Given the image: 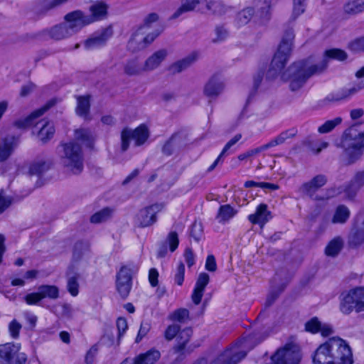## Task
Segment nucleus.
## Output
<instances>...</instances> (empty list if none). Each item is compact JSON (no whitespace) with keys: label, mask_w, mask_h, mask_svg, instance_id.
<instances>
[{"label":"nucleus","mask_w":364,"mask_h":364,"mask_svg":"<svg viewBox=\"0 0 364 364\" xmlns=\"http://www.w3.org/2000/svg\"><path fill=\"white\" fill-rule=\"evenodd\" d=\"M19 143V139L14 135H8L0 141V162L7 160L13 154Z\"/></svg>","instance_id":"nucleus-20"},{"label":"nucleus","mask_w":364,"mask_h":364,"mask_svg":"<svg viewBox=\"0 0 364 364\" xmlns=\"http://www.w3.org/2000/svg\"><path fill=\"white\" fill-rule=\"evenodd\" d=\"M242 138L241 134H237L234 136L229 141L227 142V144L225 145L224 148L223 149L221 154L222 155H228L229 151L230 149L237 142L239 141Z\"/></svg>","instance_id":"nucleus-60"},{"label":"nucleus","mask_w":364,"mask_h":364,"mask_svg":"<svg viewBox=\"0 0 364 364\" xmlns=\"http://www.w3.org/2000/svg\"><path fill=\"white\" fill-rule=\"evenodd\" d=\"M364 243V214H358L348 236L350 247H358Z\"/></svg>","instance_id":"nucleus-15"},{"label":"nucleus","mask_w":364,"mask_h":364,"mask_svg":"<svg viewBox=\"0 0 364 364\" xmlns=\"http://www.w3.org/2000/svg\"><path fill=\"white\" fill-rule=\"evenodd\" d=\"M246 352L239 351L236 348H230L211 360L202 358L193 364H237L246 356Z\"/></svg>","instance_id":"nucleus-12"},{"label":"nucleus","mask_w":364,"mask_h":364,"mask_svg":"<svg viewBox=\"0 0 364 364\" xmlns=\"http://www.w3.org/2000/svg\"><path fill=\"white\" fill-rule=\"evenodd\" d=\"M117 327L118 329V337L120 338L126 332L128 328L127 320L124 318H119L117 320Z\"/></svg>","instance_id":"nucleus-63"},{"label":"nucleus","mask_w":364,"mask_h":364,"mask_svg":"<svg viewBox=\"0 0 364 364\" xmlns=\"http://www.w3.org/2000/svg\"><path fill=\"white\" fill-rule=\"evenodd\" d=\"M168 56V50L165 48L159 49L153 53L144 62V70L149 72L158 68Z\"/></svg>","instance_id":"nucleus-22"},{"label":"nucleus","mask_w":364,"mask_h":364,"mask_svg":"<svg viewBox=\"0 0 364 364\" xmlns=\"http://www.w3.org/2000/svg\"><path fill=\"white\" fill-rule=\"evenodd\" d=\"M205 0H182L181 6L173 14L172 18H176L184 12H188L198 8L200 5H204Z\"/></svg>","instance_id":"nucleus-30"},{"label":"nucleus","mask_w":364,"mask_h":364,"mask_svg":"<svg viewBox=\"0 0 364 364\" xmlns=\"http://www.w3.org/2000/svg\"><path fill=\"white\" fill-rule=\"evenodd\" d=\"M112 33L109 28L104 29L100 33H94L84 42V47L87 50H94L104 46Z\"/></svg>","instance_id":"nucleus-19"},{"label":"nucleus","mask_w":364,"mask_h":364,"mask_svg":"<svg viewBox=\"0 0 364 364\" xmlns=\"http://www.w3.org/2000/svg\"><path fill=\"white\" fill-rule=\"evenodd\" d=\"M350 215L349 208L345 205H338L333 213L331 218L333 224L343 225L347 223Z\"/></svg>","instance_id":"nucleus-29"},{"label":"nucleus","mask_w":364,"mask_h":364,"mask_svg":"<svg viewBox=\"0 0 364 364\" xmlns=\"http://www.w3.org/2000/svg\"><path fill=\"white\" fill-rule=\"evenodd\" d=\"M364 89V80L353 83L349 87H343L328 94L325 101L328 102H337L350 99Z\"/></svg>","instance_id":"nucleus-14"},{"label":"nucleus","mask_w":364,"mask_h":364,"mask_svg":"<svg viewBox=\"0 0 364 364\" xmlns=\"http://www.w3.org/2000/svg\"><path fill=\"white\" fill-rule=\"evenodd\" d=\"M77 105L76 107V113L77 115L88 119L90 103L89 96H80L77 98Z\"/></svg>","instance_id":"nucleus-36"},{"label":"nucleus","mask_w":364,"mask_h":364,"mask_svg":"<svg viewBox=\"0 0 364 364\" xmlns=\"http://www.w3.org/2000/svg\"><path fill=\"white\" fill-rule=\"evenodd\" d=\"M60 159L68 171L73 174L80 173L84 167V157L81 146L76 142L70 141L61 144Z\"/></svg>","instance_id":"nucleus-5"},{"label":"nucleus","mask_w":364,"mask_h":364,"mask_svg":"<svg viewBox=\"0 0 364 364\" xmlns=\"http://www.w3.org/2000/svg\"><path fill=\"white\" fill-rule=\"evenodd\" d=\"M184 274H185V266L182 262H180L178 264L176 272L174 275L175 282L181 286L184 281Z\"/></svg>","instance_id":"nucleus-54"},{"label":"nucleus","mask_w":364,"mask_h":364,"mask_svg":"<svg viewBox=\"0 0 364 364\" xmlns=\"http://www.w3.org/2000/svg\"><path fill=\"white\" fill-rule=\"evenodd\" d=\"M38 290L42 300L46 298L56 299L59 297V289L55 285H41L38 287Z\"/></svg>","instance_id":"nucleus-40"},{"label":"nucleus","mask_w":364,"mask_h":364,"mask_svg":"<svg viewBox=\"0 0 364 364\" xmlns=\"http://www.w3.org/2000/svg\"><path fill=\"white\" fill-rule=\"evenodd\" d=\"M79 274L75 273L74 274H68L67 279V289L68 292L73 296H76L79 293Z\"/></svg>","instance_id":"nucleus-42"},{"label":"nucleus","mask_w":364,"mask_h":364,"mask_svg":"<svg viewBox=\"0 0 364 364\" xmlns=\"http://www.w3.org/2000/svg\"><path fill=\"white\" fill-rule=\"evenodd\" d=\"M271 1L264 0V6L259 8V16L260 18L261 23H267L271 18Z\"/></svg>","instance_id":"nucleus-47"},{"label":"nucleus","mask_w":364,"mask_h":364,"mask_svg":"<svg viewBox=\"0 0 364 364\" xmlns=\"http://www.w3.org/2000/svg\"><path fill=\"white\" fill-rule=\"evenodd\" d=\"M343 119L341 117H337L333 119L327 120L318 128V132L320 134H326L331 132L337 126L341 124Z\"/></svg>","instance_id":"nucleus-44"},{"label":"nucleus","mask_w":364,"mask_h":364,"mask_svg":"<svg viewBox=\"0 0 364 364\" xmlns=\"http://www.w3.org/2000/svg\"><path fill=\"white\" fill-rule=\"evenodd\" d=\"M255 14V10L252 7H247L239 11L234 19L235 25L240 28L247 25Z\"/></svg>","instance_id":"nucleus-31"},{"label":"nucleus","mask_w":364,"mask_h":364,"mask_svg":"<svg viewBox=\"0 0 364 364\" xmlns=\"http://www.w3.org/2000/svg\"><path fill=\"white\" fill-rule=\"evenodd\" d=\"M112 210L109 208H105L95 213L90 218L92 223H100L107 221L112 216Z\"/></svg>","instance_id":"nucleus-45"},{"label":"nucleus","mask_w":364,"mask_h":364,"mask_svg":"<svg viewBox=\"0 0 364 364\" xmlns=\"http://www.w3.org/2000/svg\"><path fill=\"white\" fill-rule=\"evenodd\" d=\"M345 164L351 165L360 160L364 151V122L355 123L343 132L340 144Z\"/></svg>","instance_id":"nucleus-3"},{"label":"nucleus","mask_w":364,"mask_h":364,"mask_svg":"<svg viewBox=\"0 0 364 364\" xmlns=\"http://www.w3.org/2000/svg\"><path fill=\"white\" fill-rule=\"evenodd\" d=\"M296 134L297 129L296 128H291L281 132L278 136L267 143V145L268 146L269 149L278 145H281L284 144L287 139L294 137Z\"/></svg>","instance_id":"nucleus-32"},{"label":"nucleus","mask_w":364,"mask_h":364,"mask_svg":"<svg viewBox=\"0 0 364 364\" xmlns=\"http://www.w3.org/2000/svg\"><path fill=\"white\" fill-rule=\"evenodd\" d=\"M64 19L72 36L79 32L85 26L90 24L92 20L80 10L67 14Z\"/></svg>","instance_id":"nucleus-13"},{"label":"nucleus","mask_w":364,"mask_h":364,"mask_svg":"<svg viewBox=\"0 0 364 364\" xmlns=\"http://www.w3.org/2000/svg\"><path fill=\"white\" fill-rule=\"evenodd\" d=\"M21 328L22 326L19 322H18L16 319L12 320L9 324V331L10 336L14 339L18 338Z\"/></svg>","instance_id":"nucleus-53"},{"label":"nucleus","mask_w":364,"mask_h":364,"mask_svg":"<svg viewBox=\"0 0 364 364\" xmlns=\"http://www.w3.org/2000/svg\"><path fill=\"white\" fill-rule=\"evenodd\" d=\"M189 317V311L186 309H179L170 315L169 318L172 321L184 322Z\"/></svg>","instance_id":"nucleus-50"},{"label":"nucleus","mask_w":364,"mask_h":364,"mask_svg":"<svg viewBox=\"0 0 364 364\" xmlns=\"http://www.w3.org/2000/svg\"><path fill=\"white\" fill-rule=\"evenodd\" d=\"M209 281L210 277L207 273L202 272L198 275L191 295L192 301L196 305H198L200 303L205 288L209 283Z\"/></svg>","instance_id":"nucleus-23"},{"label":"nucleus","mask_w":364,"mask_h":364,"mask_svg":"<svg viewBox=\"0 0 364 364\" xmlns=\"http://www.w3.org/2000/svg\"><path fill=\"white\" fill-rule=\"evenodd\" d=\"M339 309L346 315L353 311H364V288L356 287L342 292L339 296Z\"/></svg>","instance_id":"nucleus-6"},{"label":"nucleus","mask_w":364,"mask_h":364,"mask_svg":"<svg viewBox=\"0 0 364 364\" xmlns=\"http://www.w3.org/2000/svg\"><path fill=\"white\" fill-rule=\"evenodd\" d=\"M344 12L355 15L364 11V0H350L344 5Z\"/></svg>","instance_id":"nucleus-41"},{"label":"nucleus","mask_w":364,"mask_h":364,"mask_svg":"<svg viewBox=\"0 0 364 364\" xmlns=\"http://www.w3.org/2000/svg\"><path fill=\"white\" fill-rule=\"evenodd\" d=\"M327 67V60L323 59L321 63L313 65L309 60H301L294 63L282 73L281 78L289 82V87L292 91L299 90L312 75L321 73Z\"/></svg>","instance_id":"nucleus-2"},{"label":"nucleus","mask_w":364,"mask_h":364,"mask_svg":"<svg viewBox=\"0 0 364 364\" xmlns=\"http://www.w3.org/2000/svg\"><path fill=\"white\" fill-rule=\"evenodd\" d=\"M159 20V15L156 13H151L148 14L144 19L143 23L139 27H143V31L145 28L151 27L153 23L156 22Z\"/></svg>","instance_id":"nucleus-56"},{"label":"nucleus","mask_w":364,"mask_h":364,"mask_svg":"<svg viewBox=\"0 0 364 364\" xmlns=\"http://www.w3.org/2000/svg\"><path fill=\"white\" fill-rule=\"evenodd\" d=\"M203 6L213 14L221 15L225 12V6L218 1L205 0Z\"/></svg>","instance_id":"nucleus-46"},{"label":"nucleus","mask_w":364,"mask_h":364,"mask_svg":"<svg viewBox=\"0 0 364 364\" xmlns=\"http://www.w3.org/2000/svg\"><path fill=\"white\" fill-rule=\"evenodd\" d=\"M196 55H189L183 59L173 63L168 66V70L172 75L180 73L189 68L196 61Z\"/></svg>","instance_id":"nucleus-28"},{"label":"nucleus","mask_w":364,"mask_h":364,"mask_svg":"<svg viewBox=\"0 0 364 364\" xmlns=\"http://www.w3.org/2000/svg\"><path fill=\"white\" fill-rule=\"evenodd\" d=\"M268 149H269L268 146L267 145V144H265L259 147L247 150V151L240 154L237 156V159L239 161H244V160L248 159L251 157H253V156L259 154L262 151H264Z\"/></svg>","instance_id":"nucleus-48"},{"label":"nucleus","mask_w":364,"mask_h":364,"mask_svg":"<svg viewBox=\"0 0 364 364\" xmlns=\"http://www.w3.org/2000/svg\"><path fill=\"white\" fill-rule=\"evenodd\" d=\"M304 0H294L293 15L296 17L304 13L305 6Z\"/></svg>","instance_id":"nucleus-64"},{"label":"nucleus","mask_w":364,"mask_h":364,"mask_svg":"<svg viewBox=\"0 0 364 364\" xmlns=\"http://www.w3.org/2000/svg\"><path fill=\"white\" fill-rule=\"evenodd\" d=\"M160 32H152L148 34L143 31V27H138L134 31L127 43V49L136 53L145 49L159 36Z\"/></svg>","instance_id":"nucleus-10"},{"label":"nucleus","mask_w":364,"mask_h":364,"mask_svg":"<svg viewBox=\"0 0 364 364\" xmlns=\"http://www.w3.org/2000/svg\"><path fill=\"white\" fill-rule=\"evenodd\" d=\"M75 137L87 147H92L95 136L90 129L82 128L77 129L75 132Z\"/></svg>","instance_id":"nucleus-33"},{"label":"nucleus","mask_w":364,"mask_h":364,"mask_svg":"<svg viewBox=\"0 0 364 364\" xmlns=\"http://www.w3.org/2000/svg\"><path fill=\"white\" fill-rule=\"evenodd\" d=\"M124 72L126 75H138L145 72L144 70V65H141L140 63L136 58L128 60L124 65Z\"/></svg>","instance_id":"nucleus-35"},{"label":"nucleus","mask_w":364,"mask_h":364,"mask_svg":"<svg viewBox=\"0 0 364 364\" xmlns=\"http://www.w3.org/2000/svg\"><path fill=\"white\" fill-rule=\"evenodd\" d=\"M150 328L151 326L149 323L142 322L141 323L138 334L135 339L136 343H139L142 340V338L145 337L146 335L149 333Z\"/></svg>","instance_id":"nucleus-61"},{"label":"nucleus","mask_w":364,"mask_h":364,"mask_svg":"<svg viewBox=\"0 0 364 364\" xmlns=\"http://www.w3.org/2000/svg\"><path fill=\"white\" fill-rule=\"evenodd\" d=\"M203 234V227L200 223H193L191 230V235L196 241H199Z\"/></svg>","instance_id":"nucleus-59"},{"label":"nucleus","mask_w":364,"mask_h":364,"mask_svg":"<svg viewBox=\"0 0 364 364\" xmlns=\"http://www.w3.org/2000/svg\"><path fill=\"white\" fill-rule=\"evenodd\" d=\"M236 213L237 210L230 205H223L220 207L216 215V219L219 223H224L233 218Z\"/></svg>","instance_id":"nucleus-37"},{"label":"nucleus","mask_w":364,"mask_h":364,"mask_svg":"<svg viewBox=\"0 0 364 364\" xmlns=\"http://www.w3.org/2000/svg\"><path fill=\"white\" fill-rule=\"evenodd\" d=\"M166 241L169 245L170 250L174 252L177 249L179 243L178 234L174 231L171 232L167 236Z\"/></svg>","instance_id":"nucleus-55"},{"label":"nucleus","mask_w":364,"mask_h":364,"mask_svg":"<svg viewBox=\"0 0 364 364\" xmlns=\"http://www.w3.org/2000/svg\"><path fill=\"white\" fill-rule=\"evenodd\" d=\"M353 362L350 346L338 337H332L321 344L313 356V364H353Z\"/></svg>","instance_id":"nucleus-1"},{"label":"nucleus","mask_w":364,"mask_h":364,"mask_svg":"<svg viewBox=\"0 0 364 364\" xmlns=\"http://www.w3.org/2000/svg\"><path fill=\"white\" fill-rule=\"evenodd\" d=\"M55 103L54 100L48 102L43 107L32 112L29 116L24 119H18L14 122L15 127L19 129H26L36 124V119L43 115L48 109L53 107Z\"/></svg>","instance_id":"nucleus-17"},{"label":"nucleus","mask_w":364,"mask_h":364,"mask_svg":"<svg viewBox=\"0 0 364 364\" xmlns=\"http://www.w3.org/2000/svg\"><path fill=\"white\" fill-rule=\"evenodd\" d=\"M193 331L190 328H186L181 330L176 336V343L173 347V351L176 353L183 354L185 351L191 353L193 349H186V345L190 341Z\"/></svg>","instance_id":"nucleus-24"},{"label":"nucleus","mask_w":364,"mask_h":364,"mask_svg":"<svg viewBox=\"0 0 364 364\" xmlns=\"http://www.w3.org/2000/svg\"><path fill=\"white\" fill-rule=\"evenodd\" d=\"M325 55L326 58L341 61L346 60L348 57L347 53L344 50L338 48H333L326 50L325 52Z\"/></svg>","instance_id":"nucleus-49"},{"label":"nucleus","mask_w":364,"mask_h":364,"mask_svg":"<svg viewBox=\"0 0 364 364\" xmlns=\"http://www.w3.org/2000/svg\"><path fill=\"white\" fill-rule=\"evenodd\" d=\"M181 331V330H180V326L178 325H170L164 332V337L167 341H171L173 338H176Z\"/></svg>","instance_id":"nucleus-52"},{"label":"nucleus","mask_w":364,"mask_h":364,"mask_svg":"<svg viewBox=\"0 0 364 364\" xmlns=\"http://www.w3.org/2000/svg\"><path fill=\"white\" fill-rule=\"evenodd\" d=\"M36 127L39 130L37 132L38 139L43 142H46L50 139L55 133V128L52 122L46 119H42L36 122Z\"/></svg>","instance_id":"nucleus-25"},{"label":"nucleus","mask_w":364,"mask_h":364,"mask_svg":"<svg viewBox=\"0 0 364 364\" xmlns=\"http://www.w3.org/2000/svg\"><path fill=\"white\" fill-rule=\"evenodd\" d=\"M24 300L28 305H36L40 302L42 299L39 291L29 293L25 296Z\"/></svg>","instance_id":"nucleus-58"},{"label":"nucleus","mask_w":364,"mask_h":364,"mask_svg":"<svg viewBox=\"0 0 364 364\" xmlns=\"http://www.w3.org/2000/svg\"><path fill=\"white\" fill-rule=\"evenodd\" d=\"M224 87L222 78L218 75H213L205 84L203 93L209 98H215L223 92Z\"/></svg>","instance_id":"nucleus-18"},{"label":"nucleus","mask_w":364,"mask_h":364,"mask_svg":"<svg viewBox=\"0 0 364 364\" xmlns=\"http://www.w3.org/2000/svg\"><path fill=\"white\" fill-rule=\"evenodd\" d=\"M272 218L271 212L268 210L267 205L259 204L255 213L248 215L249 221L252 224H258L262 228Z\"/></svg>","instance_id":"nucleus-21"},{"label":"nucleus","mask_w":364,"mask_h":364,"mask_svg":"<svg viewBox=\"0 0 364 364\" xmlns=\"http://www.w3.org/2000/svg\"><path fill=\"white\" fill-rule=\"evenodd\" d=\"M163 208V204L156 203L141 210L136 215V223L141 228L153 225L156 221V214Z\"/></svg>","instance_id":"nucleus-16"},{"label":"nucleus","mask_w":364,"mask_h":364,"mask_svg":"<svg viewBox=\"0 0 364 364\" xmlns=\"http://www.w3.org/2000/svg\"><path fill=\"white\" fill-rule=\"evenodd\" d=\"M19 343H6L0 345L1 364H25L27 360L23 353H20Z\"/></svg>","instance_id":"nucleus-11"},{"label":"nucleus","mask_w":364,"mask_h":364,"mask_svg":"<svg viewBox=\"0 0 364 364\" xmlns=\"http://www.w3.org/2000/svg\"><path fill=\"white\" fill-rule=\"evenodd\" d=\"M348 47L354 52L364 51V36L351 41Z\"/></svg>","instance_id":"nucleus-57"},{"label":"nucleus","mask_w":364,"mask_h":364,"mask_svg":"<svg viewBox=\"0 0 364 364\" xmlns=\"http://www.w3.org/2000/svg\"><path fill=\"white\" fill-rule=\"evenodd\" d=\"M294 38V31L291 28L287 29L272 60L270 68L267 74L268 78L273 79L281 73L291 53Z\"/></svg>","instance_id":"nucleus-4"},{"label":"nucleus","mask_w":364,"mask_h":364,"mask_svg":"<svg viewBox=\"0 0 364 364\" xmlns=\"http://www.w3.org/2000/svg\"><path fill=\"white\" fill-rule=\"evenodd\" d=\"M321 325V323L318 321V318L314 317L306 323L305 329L306 331L311 332L312 333H316L319 332Z\"/></svg>","instance_id":"nucleus-51"},{"label":"nucleus","mask_w":364,"mask_h":364,"mask_svg":"<svg viewBox=\"0 0 364 364\" xmlns=\"http://www.w3.org/2000/svg\"><path fill=\"white\" fill-rule=\"evenodd\" d=\"M343 246V241L341 237H336L329 242L325 249V253L328 256L335 257Z\"/></svg>","instance_id":"nucleus-39"},{"label":"nucleus","mask_w":364,"mask_h":364,"mask_svg":"<svg viewBox=\"0 0 364 364\" xmlns=\"http://www.w3.org/2000/svg\"><path fill=\"white\" fill-rule=\"evenodd\" d=\"M138 272V267L133 262L122 265L116 275V289L120 296L125 299L132 287L133 276Z\"/></svg>","instance_id":"nucleus-7"},{"label":"nucleus","mask_w":364,"mask_h":364,"mask_svg":"<svg viewBox=\"0 0 364 364\" xmlns=\"http://www.w3.org/2000/svg\"><path fill=\"white\" fill-rule=\"evenodd\" d=\"M362 188H364V169L354 174L345 191L348 196L354 197Z\"/></svg>","instance_id":"nucleus-26"},{"label":"nucleus","mask_w":364,"mask_h":364,"mask_svg":"<svg viewBox=\"0 0 364 364\" xmlns=\"http://www.w3.org/2000/svg\"><path fill=\"white\" fill-rule=\"evenodd\" d=\"M45 33L48 35L50 38L55 41H61L72 36L65 23L55 25L50 29L45 31Z\"/></svg>","instance_id":"nucleus-27"},{"label":"nucleus","mask_w":364,"mask_h":364,"mask_svg":"<svg viewBox=\"0 0 364 364\" xmlns=\"http://www.w3.org/2000/svg\"><path fill=\"white\" fill-rule=\"evenodd\" d=\"M160 358L158 350H149L146 353L141 354L135 358L134 364H154Z\"/></svg>","instance_id":"nucleus-34"},{"label":"nucleus","mask_w":364,"mask_h":364,"mask_svg":"<svg viewBox=\"0 0 364 364\" xmlns=\"http://www.w3.org/2000/svg\"><path fill=\"white\" fill-rule=\"evenodd\" d=\"M51 166V163L48 161H38L34 162L30 167V173L32 175H41L47 171Z\"/></svg>","instance_id":"nucleus-43"},{"label":"nucleus","mask_w":364,"mask_h":364,"mask_svg":"<svg viewBox=\"0 0 364 364\" xmlns=\"http://www.w3.org/2000/svg\"><path fill=\"white\" fill-rule=\"evenodd\" d=\"M107 5L102 2H98L92 5L90 8V11L92 15L89 16V18L92 19V23L95 21L100 20L105 17L107 14Z\"/></svg>","instance_id":"nucleus-38"},{"label":"nucleus","mask_w":364,"mask_h":364,"mask_svg":"<svg viewBox=\"0 0 364 364\" xmlns=\"http://www.w3.org/2000/svg\"><path fill=\"white\" fill-rule=\"evenodd\" d=\"M216 38L213 39L214 42L224 41L228 36V31L223 26H218L215 28Z\"/></svg>","instance_id":"nucleus-62"},{"label":"nucleus","mask_w":364,"mask_h":364,"mask_svg":"<svg viewBox=\"0 0 364 364\" xmlns=\"http://www.w3.org/2000/svg\"><path fill=\"white\" fill-rule=\"evenodd\" d=\"M149 137V130L146 125L142 124L132 130L124 128L121 132V149L125 151L128 149L132 139L134 140L137 146L144 144Z\"/></svg>","instance_id":"nucleus-9"},{"label":"nucleus","mask_w":364,"mask_h":364,"mask_svg":"<svg viewBox=\"0 0 364 364\" xmlns=\"http://www.w3.org/2000/svg\"><path fill=\"white\" fill-rule=\"evenodd\" d=\"M328 181L327 176L323 174H318L313 177L311 180L304 183L299 187V191L304 195L309 197L314 200H327L336 194L335 193H331L329 192L333 191L328 190L326 195L318 194L317 191L324 186Z\"/></svg>","instance_id":"nucleus-8"}]
</instances>
